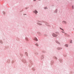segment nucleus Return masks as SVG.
<instances>
[{
  "mask_svg": "<svg viewBox=\"0 0 74 74\" xmlns=\"http://www.w3.org/2000/svg\"><path fill=\"white\" fill-rule=\"evenodd\" d=\"M61 29V30H62L63 31H64V29H62V28H60Z\"/></svg>",
  "mask_w": 74,
  "mask_h": 74,
  "instance_id": "12",
  "label": "nucleus"
},
{
  "mask_svg": "<svg viewBox=\"0 0 74 74\" xmlns=\"http://www.w3.org/2000/svg\"><path fill=\"white\" fill-rule=\"evenodd\" d=\"M34 40L36 41H38V40H37V39L36 38H35Z\"/></svg>",
  "mask_w": 74,
  "mask_h": 74,
  "instance_id": "3",
  "label": "nucleus"
},
{
  "mask_svg": "<svg viewBox=\"0 0 74 74\" xmlns=\"http://www.w3.org/2000/svg\"><path fill=\"white\" fill-rule=\"evenodd\" d=\"M61 32H62V33H65L64 32H63V31H62Z\"/></svg>",
  "mask_w": 74,
  "mask_h": 74,
  "instance_id": "15",
  "label": "nucleus"
},
{
  "mask_svg": "<svg viewBox=\"0 0 74 74\" xmlns=\"http://www.w3.org/2000/svg\"><path fill=\"white\" fill-rule=\"evenodd\" d=\"M59 49H62V48H59Z\"/></svg>",
  "mask_w": 74,
  "mask_h": 74,
  "instance_id": "17",
  "label": "nucleus"
},
{
  "mask_svg": "<svg viewBox=\"0 0 74 74\" xmlns=\"http://www.w3.org/2000/svg\"><path fill=\"white\" fill-rule=\"evenodd\" d=\"M70 43H72V42H71Z\"/></svg>",
  "mask_w": 74,
  "mask_h": 74,
  "instance_id": "21",
  "label": "nucleus"
},
{
  "mask_svg": "<svg viewBox=\"0 0 74 74\" xmlns=\"http://www.w3.org/2000/svg\"><path fill=\"white\" fill-rule=\"evenodd\" d=\"M65 46L66 47H68V45L67 44H66Z\"/></svg>",
  "mask_w": 74,
  "mask_h": 74,
  "instance_id": "8",
  "label": "nucleus"
},
{
  "mask_svg": "<svg viewBox=\"0 0 74 74\" xmlns=\"http://www.w3.org/2000/svg\"><path fill=\"white\" fill-rule=\"evenodd\" d=\"M56 43H57V44H60V43L58 41H56Z\"/></svg>",
  "mask_w": 74,
  "mask_h": 74,
  "instance_id": "4",
  "label": "nucleus"
},
{
  "mask_svg": "<svg viewBox=\"0 0 74 74\" xmlns=\"http://www.w3.org/2000/svg\"><path fill=\"white\" fill-rule=\"evenodd\" d=\"M64 34H66V33H65Z\"/></svg>",
  "mask_w": 74,
  "mask_h": 74,
  "instance_id": "23",
  "label": "nucleus"
},
{
  "mask_svg": "<svg viewBox=\"0 0 74 74\" xmlns=\"http://www.w3.org/2000/svg\"><path fill=\"white\" fill-rule=\"evenodd\" d=\"M52 36H53V37H56L57 36V35L54 33H53V34Z\"/></svg>",
  "mask_w": 74,
  "mask_h": 74,
  "instance_id": "1",
  "label": "nucleus"
},
{
  "mask_svg": "<svg viewBox=\"0 0 74 74\" xmlns=\"http://www.w3.org/2000/svg\"><path fill=\"white\" fill-rule=\"evenodd\" d=\"M38 25H41V23H38Z\"/></svg>",
  "mask_w": 74,
  "mask_h": 74,
  "instance_id": "9",
  "label": "nucleus"
},
{
  "mask_svg": "<svg viewBox=\"0 0 74 74\" xmlns=\"http://www.w3.org/2000/svg\"><path fill=\"white\" fill-rule=\"evenodd\" d=\"M72 7L73 9H74V8H73L74 6H72Z\"/></svg>",
  "mask_w": 74,
  "mask_h": 74,
  "instance_id": "14",
  "label": "nucleus"
},
{
  "mask_svg": "<svg viewBox=\"0 0 74 74\" xmlns=\"http://www.w3.org/2000/svg\"><path fill=\"white\" fill-rule=\"evenodd\" d=\"M38 53H37V55H38Z\"/></svg>",
  "mask_w": 74,
  "mask_h": 74,
  "instance_id": "20",
  "label": "nucleus"
},
{
  "mask_svg": "<svg viewBox=\"0 0 74 74\" xmlns=\"http://www.w3.org/2000/svg\"><path fill=\"white\" fill-rule=\"evenodd\" d=\"M56 34H58V32H56Z\"/></svg>",
  "mask_w": 74,
  "mask_h": 74,
  "instance_id": "13",
  "label": "nucleus"
},
{
  "mask_svg": "<svg viewBox=\"0 0 74 74\" xmlns=\"http://www.w3.org/2000/svg\"><path fill=\"white\" fill-rule=\"evenodd\" d=\"M34 1H36V0H34Z\"/></svg>",
  "mask_w": 74,
  "mask_h": 74,
  "instance_id": "19",
  "label": "nucleus"
},
{
  "mask_svg": "<svg viewBox=\"0 0 74 74\" xmlns=\"http://www.w3.org/2000/svg\"><path fill=\"white\" fill-rule=\"evenodd\" d=\"M35 12L36 13V14H36V13H38V12H37V11L36 10H35Z\"/></svg>",
  "mask_w": 74,
  "mask_h": 74,
  "instance_id": "2",
  "label": "nucleus"
},
{
  "mask_svg": "<svg viewBox=\"0 0 74 74\" xmlns=\"http://www.w3.org/2000/svg\"><path fill=\"white\" fill-rule=\"evenodd\" d=\"M3 13L4 14H5V13L4 12H3Z\"/></svg>",
  "mask_w": 74,
  "mask_h": 74,
  "instance_id": "11",
  "label": "nucleus"
},
{
  "mask_svg": "<svg viewBox=\"0 0 74 74\" xmlns=\"http://www.w3.org/2000/svg\"><path fill=\"white\" fill-rule=\"evenodd\" d=\"M35 45L36 46H37V47H38V44L36 43V44H35Z\"/></svg>",
  "mask_w": 74,
  "mask_h": 74,
  "instance_id": "5",
  "label": "nucleus"
},
{
  "mask_svg": "<svg viewBox=\"0 0 74 74\" xmlns=\"http://www.w3.org/2000/svg\"><path fill=\"white\" fill-rule=\"evenodd\" d=\"M44 58V56H43V58Z\"/></svg>",
  "mask_w": 74,
  "mask_h": 74,
  "instance_id": "18",
  "label": "nucleus"
},
{
  "mask_svg": "<svg viewBox=\"0 0 74 74\" xmlns=\"http://www.w3.org/2000/svg\"><path fill=\"white\" fill-rule=\"evenodd\" d=\"M25 40H26V41H29V40H28V39H27V38H25Z\"/></svg>",
  "mask_w": 74,
  "mask_h": 74,
  "instance_id": "6",
  "label": "nucleus"
},
{
  "mask_svg": "<svg viewBox=\"0 0 74 74\" xmlns=\"http://www.w3.org/2000/svg\"><path fill=\"white\" fill-rule=\"evenodd\" d=\"M25 55H27H27H28V54H27V52H25Z\"/></svg>",
  "mask_w": 74,
  "mask_h": 74,
  "instance_id": "7",
  "label": "nucleus"
},
{
  "mask_svg": "<svg viewBox=\"0 0 74 74\" xmlns=\"http://www.w3.org/2000/svg\"><path fill=\"white\" fill-rule=\"evenodd\" d=\"M39 0V1H40V0Z\"/></svg>",
  "mask_w": 74,
  "mask_h": 74,
  "instance_id": "22",
  "label": "nucleus"
},
{
  "mask_svg": "<svg viewBox=\"0 0 74 74\" xmlns=\"http://www.w3.org/2000/svg\"><path fill=\"white\" fill-rule=\"evenodd\" d=\"M57 59V58H56V59Z\"/></svg>",
  "mask_w": 74,
  "mask_h": 74,
  "instance_id": "24",
  "label": "nucleus"
},
{
  "mask_svg": "<svg viewBox=\"0 0 74 74\" xmlns=\"http://www.w3.org/2000/svg\"><path fill=\"white\" fill-rule=\"evenodd\" d=\"M63 22H64L65 23H66V22L65 21H63Z\"/></svg>",
  "mask_w": 74,
  "mask_h": 74,
  "instance_id": "16",
  "label": "nucleus"
},
{
  "mask_svg": "<svg viewBox=\"0 0 74 74\" xmlns=\"http://www.w3.org/2000/svg\"><path fill=\"white\" fill-rule=\"evenodd\" d=\"M44 9L45 10H46V9H47V7H45L44 8Z\"/></svg>",
  "mask_w": 74,
  "mask_h": 74,
  "instance_id": "10",
  "label": "nucleus"
}]
</instances>
